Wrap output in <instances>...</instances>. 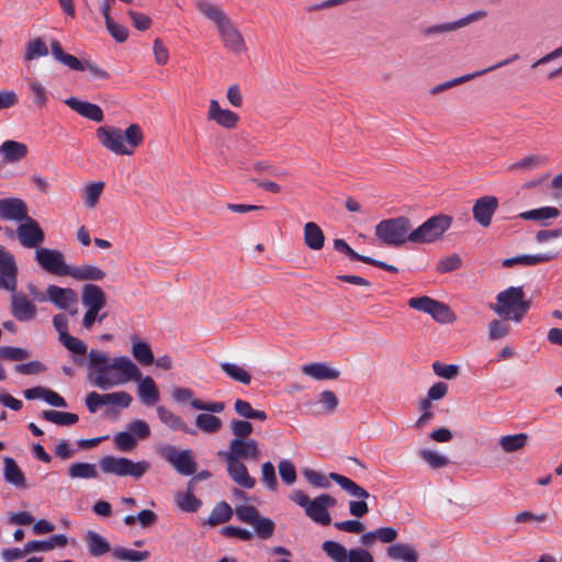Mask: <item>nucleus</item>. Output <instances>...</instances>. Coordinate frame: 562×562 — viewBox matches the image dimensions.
I'll use <instances>...</instances> for the list:
<instances>
[{"label":"nucleus","mask_w":562,"mask_h":562,"mask_svg":"<svg viewBox=\"0 0 562 562\" xmlns=\"http://www.w3.org/2000/svg\"><path fill=\"white\" fill-rule=\"evenodd\" d=\"M88 366L91 382L103 391L130 381H139L137 394L144 405L151 406L160 398L153 378H142L138 367L126 356L110 359L106 352L91 349L88 353Z\"/></svg>","instance_id":"1"},{"label":"nucleus","mask_w":562,"mask_h":562,"mask_svg":"<svg viewBox=\"0 0 562 562\" xmlns=\"http://www.w3.org/2000/svg\"><path fill=\"white\" fill-rule=\"evenodd\" d=\"M194 4L196 10L214 24L224 48L235 55L247 50L244 35L222 7L209 0H198Z\"/></svg>","instance_id":"2"},{"label":"nucleus","mask_w":562,"mask_h":562,"mask_svg":"<svg viewBox=\"0 0 562 562\" xmlns=\"http://www.w3.org/2000/svg\"><path fill=\"white\" fill-rule=\"evenodd\" d=\"M99 143L120 156H132L144 142V133L138 124H131L125 131L114 126H100L95 131Z\"/></svg>","instance_id":"3"},{"label":"nucleus","mask_w":562,"mask_h":562,"mask_svg":"<svg viewBox=\"0 0 562 562\" xmlns=\"http://www.w3.org/2000/svg\"><path fill=\"white\" fill-rule=\"evenodd\" d=\"M530 305L521 286H509L496 295V303L491 304L490 308L504 319L520 323Z\"/></svg>","instance_id":"4"},{"label":"nucleus","mask_w":562,"mask_h":562,"mask_svg":"<svg viewBox=\"0 0 562 562\" xmlns=\"http://www.w3.org/2000/svg\"><path fill=\"white\" fill-rule=\"evenodd\" d=\"M412 223L408 217L397 216L383 220L375 225V236L391 247H401L411 241Z\"/></svg>","instance_id":"5"},{"label":"nucleus","mask_w":562,"mask_h":562,"mask_svg":"<svg viewBox=\"0 0 562 562\" xmlns=\"http://www.w3.org/2000/svg\"><path fill=\"white\" fill-rule=\"evenodd\" d=\"M99 467L105 474L139 480L148 472L150 463L146 460L135 462L125 457L104 456L100 459Z\"/></svg>","instance_id":"6"},{"label":"nucleus","mask_w":562,"mask_h":562,"mask_svg":"<svg viewBox=\"0 0 562 562\" xmlns=\"http://www.w3.org/2000/svg\"><path fill=\"white\" fill-rule=\"evenodd\" d=\"M452 217L439 214L429 217L426 222L411 232V243L430 244L439 239L451 226Z\"/></svg>","instance_id":"7"},{"label":"nucleus","mask_w":562,"mask_h":562,"mask_svg":"<svg viewBox=\"0 0 562 562\" xmlns=\"http://www.w3.org/2000/svg\"><path fill=\"white\" fill-rule=\"evenodd\" d=\"M330 480L337 483L349 495L359 498L360 501H351L349 503V512L355 517H362L369 512L368 504L364 502L370 494L363 487L347 476L331 472L329 473Z\"/></svg>","instance_id":"8"},{"label":"nucleus","mask_w":562,"mask_h":562,"mask_svg":"<svg viewBox=\"0 0 562 562\" xmlns=\"http://www.w3.org/2000/svg\"><path fill=\"white\" fill-rule=\"evenodd\" d=\"M159 456L181 475H192L196 471L193 452L189 449L179 451L176 447L164 445L158 448Z\"/></svg>","instance_id":"9"},{"label":"nucleus","mask_w":562,"mask_h":562,"mask_svg":"<svg viewBox=\"0 0 562 562\" xmlns=\"http://www.w3.org/2000/svg\"><path fill=\"white\" fill-rule=\"evenodd\" d=\"M235 515L238 520L251 525L261 539H269L274 532V522L270 518L260 516L254 506H237Z\"/></svg>","instance_id":"10"},{"label":"nucleus","mask_w":562,"mask_h":562,"mask_svg":"<svg viewBox=\"0 0 562 562\" xmlns=\"http://www.w3.org/2000/svg\"><path fill=\"white\" fill-rule=\"evenodd\" d=\"M217 456L225 461L258 460L260 449L255 439H232L228 449L218 451Z\"/></svg>","instance_id":"11"},{"label":"nucleus","mask_w":562,"mask_h":562,"mask_svg":"<svg viewBox=\"0 0 562 562\" xmlns=\"http://www.w3.org/2000/svg\"><path fill=\"white\" fill-rule=\"evenodd\" d=\"M326 555L334 562H373L371 553L364 549H351L349 552L339 542L327 540L322 544Z\"/></svg>","instance_id":"12"},{"label":"nucleus","mask_w":562,"mask_h":562,"mask_svg":"<svg viewBox=\"0 0 562 562\" xmlns=\"http://www.w3.org/2000/svg\"><path fill=\"white\" fill-rule=\"evenodd\" d=\"M35 261L42 269L58 277L68 276L70 270V266L66 263L63 252L57 249L37 248L35 250Z\"/></svg>","instance_id":"13"},{"label":"nucleus","mask_w":562,"mask_h":562,"mask_svg":"<svg viewBox=\"0 0 562 562\" xmlns=\"http://www.w3.org/2000/svg\"><path fill=\"white\" fill-rule=\"evenodd\" d=\"M46 301L54 304L58 310L67 311L71 316L78 314L79 297L78 293L71 288L48 285Z\"/></svg>","instance_id":"14"},{"label":"nucleus","mask_w":562,"mask_h":562,"mask_svg":"<svg viewBox=\"0 0 562 562\" xmlns=\"http://www.w3.org/2000/svg\"><path fill=\"white\" fill-rule=\"evenodd\" d=\"M19 268L14 256L0 245V290L15 292Z\"/></svg>","instance_id":"15"},{"label":"nucleus","mask_w":562,"mask_h":562,"mask_svg":"<svg viewBox=\"0 0 562 562\" xmlns=\"http://www.w3.org/2000/svg\"><path fill=\"white\" fill-rule=\"evenodd\" d=\"M16 238L24 248L37 249L45 240V234L37 221L29 217L20 223L15 229Z\"/></svg>","instance_id":"16"},{"label":"nucleus","mask_w":562,"mask_h":562,"mask_svg":"<svg viewBox=\"0 0 562 562\" xmlns=\"http://www.w3.org/2000/svg\"><path fill=\"white\" fill-rule=\"evenodd\" d=\"M10 313L19 322H30L36 317L37 307L23 292H10Z\"/></svg>","instance_id":"17"},{"label":"nucleus","mask_w":562,"mask_h":562,"mask_svg":"<svg viewBox=\"0 0 562 562\" xmlns=\"http://www.w3.org/2000/svg\"><path fill=\"white\" fill-rule=\"evenodd\" d=\"M335 505L336 499L333 496L322 494L311 501L305 513L313 521L327 526L331 521L328 508L334 507Z\"/></svg>","instance_id":"18"},{"label":"nucleus","mask_w":562,"mask_h":562,"mask_svg":"<svg viewBox=\"0 0 562 562\" xmlns=\"http://www.w3.org/2000/svg\"><path fill=\"white\" fill-rule=\"evenodd\" d=\"M498 209V200L494 195H484L473 204V218L482 226L488 227L493 215Z\"/></svg>","instance_id":"19"},{"label":"nucleus","mask_w":562,"mask_h":562,"mask_svg":"<svg viewBox=\"0 0 562 562\" xmlns=\"http://www.w3.org/2000/svg\"><path fill=\"white\" fill-rule=\"evenodd\" d=\"M0 217L5 221L24 222L29 216L26 203L19 198H5L0 200Z\"/></svg>","instance_id":"20"},{"label":"nucleus","mask_w":562,"mask_h":562,"mask_svg":"<svg viewBox=\"0 0 562 562\" xmlns=\"http://www.w3.org/2000/svg\"><path fill=\"white\" fill-rule=\"evenodd\" d=\"M519 58V55L518 54H514L512 57L503 60V61H499L498 64L494 65V66H491L486 69H482V70H479V71H475V72H472V74H468V75H464V76H461V77H458V78H454V79H451V80H448L446 82H442V83H439L437 86H435L434 88L430 89V93L431 94H439L448 89H451L453 87H457L461 83H464L469 80H472L476 77H480L488 71H492V70H495L497 68H501L503 66H506L508 65L509 63L516 60Z\"/></svg>","instance_id":"21"},{"label":"nucleus","mask_w":562,"mask_h":562,"mask_svg":"<svg viewBox=\"0 0 562 562\" xmlns=\"http://www.w3.org/2000/svg\"><path fill=\"white\" fill-rule=\"evenodd\" d=\"M334 248H335V250L347 255L352 260H358V261L381 268V269L392 272V273L398 272V269L395 266H392L386 262L373 259L371 257L358 254L346 243L345 239H341V238L334 239Z\"/></svg>","instance_id":"22"},{"label":"nucleus","mask_w":562,"mask_h":562,"mask_svg":"<svg viewBox=\"0 0 562 562\" xmlns=\"http://www.w3.org/2000/svg\"><path fill=\"white\" fill-rule=\"evenodd\" d=\"M65 103L79 115L93 122L100 123L104 119L103 111L98 104L82 101L75 97L68 98Z\"/></svg>","instance_id":"23"},{"label":"nucleus","mask_w":562,"mask_h":562,"mask_svg":"<svg viewBox=\"0 0 562 562\" xmlns=\"http://www.w3.org/2000/svg\"><path fill=\"white\" fill-rule=\"evenodd\" d=\"M207 119L216 122L218 125L225 128L236 127L239 121L238 114L231 110L222 109L218 101L216 100H211L210 102Z\"/></svg>","instance_id":"24"},{"label":"nucleus","mask_w":562,"mask_h":562,"mask_svg":"<svg viewBox=\"0 0 562 562\" xmlns=\"http://www.w3.org/2000/svg\"><path fill=\"white\" fill-rule=\"evenodd\" d=\"M29 148L18 140H4L0 146V155L4 164H16L27 156Z\"/></svg>","instance_id":"25"},{"label":"nucleus","mask_w":562,"mask_h":562,"mask_svg":"<svg viewBox=\"0 0 562 562\" xmlns=\"http://www.w3.org/2000/svg\"><path fill=\"white\" fill-rule=\"evenodd\" d=\"M229 477L243 488H252L256 480L249 475L246 465L241 461H226Z\"/></svg>","instance_id":"26"},{"label":"nucleus","mask_w":562,"mask_h":562,"mask_svg":"<svg viewBox=\"0 0 562 562\" xmlns=\"http://www.w3.org/2000/svg\"><path fill=\"white\" fill-rule=\"evenodd\" d=\"M81 302L85 307L104 308L106 297L103 290L93 283H87L82 286Z\"/></svg>","instance_id":"27"},{"label":"nucleus","mask_w":562,"mask_h":562,"mask_svg":"<svg viewBox=\"0 0 562 562\" xmlns=\"http://www.w3.org/2000/svg\"><path fill=\"white\" fill-rule=\"evenodd\" d=\"M305 246L311 250H321L325 244V235L322 228L314 222H307L303 228Z\"/></svg>","instance_id":"28"},{"label":"nucleus","mask_w":562,"mask_h":562,"mask_svg":"<svg viewBox=\"0 0 562 562\" xmlns=\"http://www.w3.org/2000/svg\"><path fill=\"white\" fill-rule=\"evenodd\" d=\"M302 372L315 380H334L340 372L323 362H311L302 367Z\"/></svg>","instance_id":"29"},{"label":"nucleus","mask_w":562,"mask_h":562,"mask_svg":"<svg viewBox=\"0 0 562 562\" xmlns=\"http://www.w3.org/2000/svg\"><path fill=\"white\" fill-rule=\"evenodd\" d=\"M67 544V537L65 535H54L47 540H33L25 544V551L32 552H47L55 548H64Z\"/></svg>","instance_id":"30"},{"label":"nucleus","mask_w":562,"mask_h":562,"mask_svg":"<svg viewBox=\"0 0 562 562\" xmlns=\"http://www.w3.org/2000/svg\"><path fill=\"white\" fill-rule=\"evenodd\" d=\"M68 277L78 281H100L105 277V272L92 265L70 266Z\"/></svg>","instance_id":"31"},{"label":"nucleus","mask_w":562,"mask_h":562,"mask_svg":"<svg viewBox=\"0 0 562 562\" xmlns=\"http://www.w3.org/2000/svg\"><path fill=\"white\" fill-rule=\"evenodd\" d=\"M3 477L4 480L18 488H25V476L18 463L10 457L3 459Z\"/></svg>","instance_id":"32"},{"label":"nucleus","mask_w":562,"mask_h":562,"mask_svg":"<svg viewBox=\"0 0 562 562\" xmlns=\"http://www.w3.org/2000/svg\"><path fill=\"white\" fill-rule=\"evenodd\" d=\"M156 412L160 422L173 431L191 432L187 423L178 415L162 405L156 407Z\"/></svg>","instance_id":"33"},{"label":"nucleus","mask_w":562,"mask_h":562,"mask_svg":"<svg viewBox=\"0 0 562 562\" xmlns=\"http://www.w3.org/2000/svg\"><path fill=\"white\" fill-rule=\"evenodd\" d=\"M52 55L61 64L69 67L71 70L85 71V63L80 61L77 57L67 54L63 50L60 43L57 40L50 42Z\"/></svg>","instance_id":"34"},{"label":"nucleus","mask_w":562,"mask_h":562,"mask_svg":"<svg viewBox=\"0 0 562 562\" xmlns=\"http://www.w3.org/2000/svg\"><path fill=\"white\" fill-rule=\"evenodd\" d=\"M387 557L394 561L417 562L418 554L414 547L404 543L391 544L386 549Z\"/></svg>","instance_id":"35"},{"label":"nucleus","mask_w":562,"mask_h":562,"mask_svg":"<svg viewBox=\"0 0 562 562\" xmlns=\"http://www.w3.org/2000/svg\"><path fill=\"white\" fill-rule=\"evenodd\" d=\"M132 355L137 362L142 366H150L155 361L154 353L149 344L138 339L136 336H132Z\"/></svg>","instance_id":"36"},{"label":"nucleus","mask_w":562,"mask_h":562,"mask_svg":"<svg viewBox=\"0 0 562 562\" xmlns=\"http://www.w3.org/2000/svg\"><path fill=\"white\" fill-rule=\"evenodd\" d=\"M553 258H555V255L551 254L520 255L505 259L503 261V267L509 268L515 265L537 266L539 263L548 262Z\"/></svg>","instance_id":"37"},{"label":"nucleus","mask_w":562,"mask_h":562,"mask_svg":"<svg viewBox=\"0 0 562 562\" xmlns=\"http://www.w3.org/2000/svg\"><path fill=\"white\" fill-rule=\"evenodd\" d=\"M86 543L90 554L99 558L111 551V546L105 538L98 532L89 530L86 535Z\"/></svg>","instance_id":"38"},{"label":"nucleus","mask_w":562,"mask_h":562,"mask_svg":"<svg viewBox=\"0 0 562 562\" xmlns=\"http://www.w3.org/2000/svg\"><path fill=\"white\" fill-rule=\"evenodd\" d=\"M68 476L70 479H98L99 472L97 465L88 462H75L68 468Z\"/></svg>","instance_id":"39"},{"label":"nucleus","mask_w":562,"mask_h":562,"mask_svg":"<svg viewBox=\"0 0 562 562\" xmlns=\"http://www.w3.org/2000/svg\"><path fill=\"white\" fill-rule=\"evenodd\" d=\"M195 426L205 434H215L222 429L223 422L213 414L201 413L195 416Z\"/></svg>","instance_id":"40"},{"label":"nucleus","mask_w":562,"mask_h":562,"mask_svg":"<svg viewBox=\"0 0 562 562\" xmlns=\"http://www.w3.org/2000/svg\"><path fill=\"white\" fill-rule=\"evenodd\" d=\"M41 417L59 426L74 425L79 419L77 414L59 411H43Z\"/></svg>","instance_id":"41"},{"label":"nucleus","mask_w":562,"mask_h":562,"mask_svg":"<svg viewBox=\"0 0 562 562\" xmlns=\"http://www.w3.org/2000/svg\"><path fill=\"white\" fill-rule=\"evenodd\" d=\"M528 440L527 434L520 432L515 435L503 436L499 439V446L507 453L516 452L522 449Z\"/></svg>","instance_id":"42"},{"label":"nucleus","mask_w":562,"mask_h":562,"mask_svg":"<svg viewBox=\"0 0 562 562\" xmlns=\"http://www.w3.org/2000/svg\"><path fill=\"white\" fill-rule=\"evenodd\" d=\"M236 414L246 419H258L265 422L267 414L263 411L254 409L249 402L244 400H236L234 403Z\"/></svg>","instance_id":"43"},{"label":"nucleus","mask_w":562,"mask_h":562,"mask_svg":"<svg viewBox=\"0 0 562 562\" xmlns=\"http://www.w3.org/2000/svg\"><path fill=\"white\" fill-rule=\"evenodd\" d=\"M232 515V507L226 502H221L212 509L206 522L210 526H217L229 520Z\"/></svg>","instance_id":"44"},{"label":"nucleus","mask_w":562,"mask_h":562,"mask_svg":"<svg viewBox=\"0 0 562 562\" xmlns=\"http://www.w3.org/2000/svg\"><path fill=\"white\" fill-rule=\"evenodd\" d=\"M112 555L116 560L131 561V562H140L151 558L149 551H136L131 549H125L122 547H116L112 551Z\"/></svg>","instance_id":"45"},{"label":"nucleus","mask_w":562,"mask_h":562,"mask_svg":"<svg viewBox=\"0 0 562 562\" xmlns=\"http://www.w3.org/2000/svg\"><path fill=\"white\" fill-rule=\"evenodd\" d=\"M104 182L97 181L87 184L83 188V203L88 209H94L103 192Z\"/></svg>","instance_id":"46"},{"label":"nucleus","mask_w":562,"mask_h":562,"mask_svg":"<svg viewBox=\"0 0 562 562\" xmlns=\"http://www.w3.org/2000/svg\"><path fill=\"white\" fill-rule=\"evenodd\" d=\"M221 369L224 373H226L232 380L248 385L251 382V376L243 367L231 363V362H222Z\"/></svg>","instance_id":"47"},{"label":"nucleus","mask_w":562,"mask_h":562,"mask_svg":"<svg viewBox=\"0 0 562 562\" xmlns=\"http://www.w3.org/2000/svg\"><path fill=\"white\" fill-rule=\"evenodd\" d=\"M48 54V48L46 43L41 38H34L27 42L25 46L24 59L25 61H31L40 57H44Z\"/></svg>","instance_id":"48"},{"label":"nucleus","mask_w":562,"mask_h":562,"mask_svg":"<svg viewBox=\"0 0 562 562\" xmlns=\"http://www.w3.org/2000/svg\"><path fill=\"white\" fill-rule=\"evenodd\" d=\"M560 214L559 210L553 206H544L540 209L530 210L519 214V217L529 221H541L548 218H555Z\"/></svg>","instance_id":"49"},{"label":"nucleus","mask_w":562,"mask_h":562,"mask_svg":"<svg viewBox=\"0 0 562 562\" xmlns=\"http://www.w3.org/2000/svg\"><path fill=\"white\" fill-rule=\"evenodd\" d=\"M115 448L122 452H130L137 446L136 438L130 431L116 432L113 437Z\"/></svg>","instance_id":"50"},{"label":"nucleus","mask_w":562,"mask_h":562,"mask_svg":"<svg viewBox=\"0 0 562 562\" xmlns=\"http://www.w3.org/2000/svg\"><path fill=\"white\" fill-rule=\"evenodd\" d=\"M229 426L234 435L233 439H249L254 431L252 424L245 419H232Z\"/></svg>","instance_id":"51"},{"label":"nucleus","mask_w":562,"mask_h":562,"mask_svg":"<svg viewBox=\"0 0 562 562\" xmlns=\"http://www.w3.org/2000/svg\"><path fill=\"white\" fill-rule=\"evenodd\" d=\"M429 315L440 323H450L454 318L450 307L439 301L434 302Z\"/></svg>","instance_id":"52"},{"label":"nucleus","mask_w":562,"mask_h":562,"mask_svg":"<svg viewBox=\"0 0 562 562\" xmlns=\"http://www.w3.org/2000/svg\"><path fill=\"white\" fill-rule=\"evenodd\" d=\"M419 456L432 469L445 468L449 464V459L437 451L424 449L419 451Z\"/></svg>","instance_id":"53"},{"label":"nucleus","mask_w":562,"mask_h":562,"mask_svg":"<svg viewBox=\"0 0 562 562\" xmlns=\"http://www.w3.org/2000/svg\"><path fill=\"white\" fill-rule=\"evenodd\" d=\"M546 162H547L546 157L540 156V155H530V156H527V157L520 159L519 161L515 162L514 165H512L509 167V169L510 170H516V169L530 170V169H535L540 166H543Z\"/></svg>","instance_id":"54"},{"label":"nucleus","mask_w":562,"mask_h":562,"mask_svg":"<svg viewBox=\"0 0 562 562\" xmlns=\"http://www.w3.org/2000/svg\"><path fill=\"white\" fill-rule=\"evenodd\" d=\"M510 333V326L503 321L493 319L488 324V338L491 340H498L505 338Z\"/></svg>","instance_id":"55"},{"label":"nucleus","mask_w":562,"mask_h":562,"mask_svg":"<svg viewBox=\"0 0 562 562\" xmlns=\"http://www.w3.org/2000/svg\"><path fill=\"white\" fill-rule=\"evenodd\" d=\"M432 371L440 378L452 380L459 375L460 367L458 364H445L435 361L432 363Z\"/></svg>","instance_id":"56"},{"label":"nucleus","mask_w":562,"mask_h":562,"mask_svg":"<svg viewBox=\"0 0 562 562\" xmlns=\"http://www.w3.org/2000/svg\"><path fill=\"white\" fill-rule=\"evenodd\" d=\"M59 342L70 352L83 356L87 352V345L79 338L70 334L59 340Z\"/></svg>","instance_id":"57"},{"label":"nucleus","mask_w":562,"mask_h":562,"mask_svg":"<svg viewBox=\"0 0 562 562\" xmlns=\"http://www.w3.org/2000/svg\"><path fill=\"white\" fill-rule=\"evenodd\" d=\"M459 30L458 24L456 21L441 23V24H435L430 26L424 27L420 32L424 36L430 37L434 35H439L443 33H449Z\"/></svg>","instance_id":"58"},{"label":"nucleus","mask_w":562,"mask_h":562,"mask_svg":"<svg viewBox=\"0 0 562 562\" xmlns=\"http://www.w3.org/2000/svg\"><path fill=\"white\" fill-rule=\"evenodd\" d=\"M278 469L281 480L286 485H292L296 481V471L293 463L290 460H281L279 462Z\"/></svg>","instance_id":"59"},{"label":"nucleus","mask_w":562,"mask_h":562,"mask_svg":"<svg viewBox=\"0 0 562 562\" xmlns=\"http://www.w3.org/2000/svg\"><path fill=\"white\" fill-rule=\"evenodd\" d=\"M261 480L270 491H276L278 481L274 467L271 462H265L261 465Z\"/></svg>","instance_id":"60"},{"label":"nucleus","mask_w":562,"mask_h":562,"mask_svg":"<svg viewBox=\"0 0 562 562\" xmlns=\"http://www.w3.org/2000/svg\"><path fill=\"white\" fill-rule=\"evenodd\" d=\"M133 401V397L125 391L105 393L106 405H117L122 408H127Z\"/></svg>","instance_id":"61"},{"label":"nucleus","mask_w":562,"mask_h":562,"mask_svg":"<svg viewBox=\"0 0 562 562\" xmlns=\"http://www.w3.org/2000/svg\"><path fill=\"white\" fill-rule=\"evenodd\" d=\"M105 26L116 42L123 43L127 40L128 30L124 25L116 23L112 18H108Z\"/></svg>","instance_id":"62"},{"label":"nucleus","mask_w":562,"mask_h":562,"mask_svg":"<svg viewBox=\"0 0 562 562\" xmlns=\"http://www.w3.org/2000/svg\"><path fill=\"white\" fill-rule=\"evenodd\" d=\"M29 87L34 97V103L37 106H44L48 100L46 88L37 80H31Z\"/></svg>","instance_id":"63"},{"label":"nucleus","mask_w":562,"mask_h":562,"mask_svg":"<svg viewBox=\"0 0 562 562\" xmlns=\"http://www.w3.org/2000/svg\"><path fill=\"white\" fill-rule=\"evenodd\" d=\"M128 431L137 439L144 440L150 436L148 424L143 419H135L127 426Z\"/></svg>","instance_id":"64"}]
</instances>
